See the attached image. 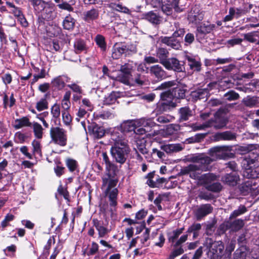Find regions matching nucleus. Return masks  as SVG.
I'll list each match as a JSON object with an SVG mask.
<instances>
[{
    "label": "nucleus",
    "mask_w": 259,
    "mask_h": 259,
    "mask_svg": "<svg viewBox=\"0 0 259 259\" xmlns=\"http://www.w3.org/2000/svg\"><path fill=\"white\" fill-rule=\"evenodd\" d=\"M103 159L105 162L106 169L108 171L102 178V189L106 188L105 191L106 195L109 197L110 205L115 207L117 205V197L118 194L117 188H115L118 183V180L114 178L110 173V171L114 172L117 170V166L110 161L106 153H103Z\"/></svg>",
    "instance_id": "1"
},
{
    "label": "nucleus",
    "mask_w": 259,
    "mask_h": 259,
    "mask_svg": "<svg viewBox=\"0 0 259 259\" xmlns=\"http://www.w3.org/2000/svg\"><path fill=\"white\" fill-rule=\"evenodd\" d=\"M111 139L113 141L110 150L111 156L115 162L123 164L131 152L128 141L119 133L113 134Z\"/></svg>",
    "instance_id": "2"
},
{
    "label": "nucleus",
    "mask_w": 259,
    "mask_h": 259,
    "mask_svg": "<svg viewBox=\"0 0 259 259\" xmlns=\"http://www.w3.org/2000/svg\"><path fill=\"white\" fill-rule=\"evenodd\" d=\"M189 161L194 163L183 167L181 172L184 175L197 170L205 171L209 170V165L213 161V159L209 156H205L203 154H200L192 156Z\"/></svg>",
    "instance_id": "3"
},
{
    "label": "nucleus",
    "mask_w": 259,
    "mask_h": 259,
    "mask_svg": "<svg viewBox=\"0 0 259 259\" xmlns=\"http://www.w3.org/2000/svg\"><path fill=\"white\" fill-rule=\"evenodd\" d=\"M256 149L255 145H247L244 146V178L252 179L255 177L251 165L257 160L258 155L253 151Z\"/></svg>",
    "instance_id": "4"
},
{
    "label": "nucleus",
    "mask_w": 259,
    "mask_h": 259,
    "mask_svg": "<svg viewBox=\"0 0 259 259\" xmlns=\"http://www.w3.org/2000/svg\"><path fill=\"white\" fill-rule=\"evenodd\" d=\"M206 245L208 249L207 254L209 259H222L224 249V245L222 241H213L212 239L207 238Z\"/></svg>",
    "instance_id": "5"
},
{
    "label": "nucleus",
    "mask_w": 259,
    "mask_h": 259,
    "mask_svg": "<svg viewBox=\"0 0 259 259\" xmlns=\"http://www.w3.org/2000/svg\"><path fill=\"white\" fill-rule=\"evenodd\" d=\"M136 48L132 45L122 42L116 43L112 49V57L114 59H118L123 54L127 57L136 54Z\"/></svg>",
    "instance_id": "6"
},
{
    "label": "nucleus",
    "mask_w": 259,
    "mask_h": 259,
    "mask_svg": "<svg viewBox=\"0 0 259 259\" xmlns=\"http://www.w3.org/2000/svg\"><path fill=\"white\" fill-rule=\"evenodd\" d=\"M52 141L55 144L64 147L66 145L67 136L66 131L60 127H52L50 131Z\"/></svg>",
    "instance_id": "7"
},
{
    "label": "nucleus",
    "mask_w": 259,
    "mask_h": 259,
    "mask_svg": "<svg viewBox=\"0 0 259 259\" xmlns=\"http://www.w3.org/2000/svg\"><path fill=\"white\" fill-rule=\"evenodd\" d=\"M232 150V147L231 146H215L209 149L208 154L213 161L218 159H226L229 157V152Z\"/></svg>",
    "instance_id": "8"
},
{
    "label": "nucleus",
    "mask_w": 259,
    "mask_h": 259,
    "mask_svg": "<svg viewBox=\"0 0 259 259\" xmlns=\"http://www.w3.org/2000/svg\"><path fill=\"white\" fill-rule=\"evenodd\" d=\"M243 227V220L237 219L234 221L229 220L222 224L219 229L218 231L220 234L225 233L228 230H230L232 232H237L240 230Z\"/></svg>",
    "instance_id": "9"
},
{
    "label": "nucleus",
    "mask_w": 259,
    "mask_h": 259,
    "mask_svg": "<svg viewBox=\"0 0 259 259\" xmlns=\"http://www.w3.org/2000/svg\"><path fill=\"white\" fill-rule=\"evenodd\" d=\"M204 12L198 6L193 7L188 13L187 19L190 23L197 24L204 18Z\"/></svg>",
    "instance_id": "10"
},
{
    "label": "nucleus",
    "mask_w": 259,
    "mask_h": 259,
    "mask_svg": "<svg viewBox=\"0 0 259 259\" xmlns=\"http://www.w3.org/2000/svg\"><path fill=\"white\" fill-rule=\"evenodd\" d=\"M163 66L168 70H172L177 72H185L184 64H181L180 61L175 57L168 58Z\"/></svg>",
    "instance_id": "11"
},
{
    "label": "nucleus",
    "mask_w": 259,
    "mask_h": 259,
    "mask_svg": "<svg viewBox=\"0 0 259 259\" xmlns=\"http://www.w3.org/2000/svg\"><path fill=\"white\" fill-rule=\"evenodd\" d=\"M213 207L210 204H204L200 205L195 210L194 214L197 221L211 213Z\"/></svg>",
    "instance_id": "12"
},
{
    "label": "nucleus",
    "mask_w": 259,
    "mask_h": 259,
    "mask_svg": "<svg viewBox=\"0 0 259 259\" xmlns=\"http://www.w3.org/2000/svg\"><path fill=\"white\" fill-rule=\"evenodd\" d=\"M149 72L151 75L157 80H161L166 77V72L159 65H154L150 67Z\"/></svg>",
    "instance_id": "13"
},
{
    "label": "nucleus",
    "mask_w": 259,
    "mask_h": 259,
    "mask_svg": "<svg viewBox=\"0 0 259 259\" xmlns=\"http://www.w3.org/2000/svg\"><path fill=\"white\" fill-rule=\"evenodd\" d=\"M89 132L95 138L100 139L105 134V131L103 126H99L96 123H92L88 126Z\"/></svg>",
    "instance_id": "14"
},
{
    "label": "nucleus",
    "mask_w": 259,
    "mask_h": 259,
    "mask_svg": "<svg viewBox=\"0 0 259 259\" xmlns=\"http://www.w3.org/2000/svg\"><path fill=\"white\" fill-rule=\"evenodd\" d=\"M190 97L194 102L199 100H206L209 97V91L207 89H198L191 92Z\"/></svg>",
    "instance_id": "15"
},
{
    "label": "nucleus",
    "mask_w": 259,
    "mask_h": 259,
    "mask_svg": "<svg viewBox=\"0 0 259 259\" xmlns=\"http://www.w3.org/2000/svg\"><path fill=\"white\" fill-rule=\"evenodd\" d=\"M33 6L34 10L37 13H49L51 12V9L42 0H28Z\"/></svg>",
    "instance_id": "16"
},
{
    "label": "nucleus",
    "mask_w": 259,
    "mask_h": 259,
    "mask_svg": "<svg viewBox=\"0 0 259 259\" xmlns=\"http://www.w3.org/2000/svg\"><path fill=\"white\" fill-rule=\"evenodd\" d=\"M99 17V10L94 8L90 10L83 12L82 14V19L88 23H91V22L98 19Z\"/></svg>",
    "instance_id": "17"
},
{
    "label": "nucleus",
    "mask_w": 259,
    "mask_h": 259,
    "mask_svg": "<svg viewBox=\"0 0 259 259\" xmlns=\"http://www.w3.org/2000/svg\"><path fill=\"white\" fill-rule=\"evenodd\" d=\"M161 42L175 50H178L181 48L180 41L172 36L161 37Z\"/></svg>",
    "instance_id": "18"
},
{
    "label": "nucleus",
    "mask_w": 259,
    "mask_h": 259,
    "mask_svg": "<svg viewBox=\"0 0 259 259\" xmlns=\"http://www.w3.org/2000/svg\"><path fill=\"white\" fill-rule=\"evenodd\" d=\"M70 78L66 75H59L51 81V84L53 87L58 90H62L65 86V82L69 81Z\"/></svg>",
    "instance_id": "19"
},
{
    "label": "nucleus",
    "mask_w": 259,
    "mask_h": 259,
    "mask_svg": "<svg viewBox=\"0 0 259 259\" xmlns=\"http://www.w3.org/2000/svg\"><path fill=\"white\" fill-rule=\"evenodd\" d=\"M180 122L187 121L193 116V112L188 106L180 108L178 110Z\"/></svg>",
    "instance_id": "20"
},
{
    "label": "nucleus",
    "mask_w": 259,
    "mask_h": 259,
    "mask_svg": "<svg viewBox=\"0 0 259 259\" xmlns=\"http://www.w3.org/2000/svg\"><path fill=\"white\" fill-rule=\"evenodd\" d=\"M244 259H259V248H249L244 246Z\"/></svg>",
    "instance_id": "21"
},
{
    "label": "nucleus",
    "mask_w": 259,
    "mask_h": 259,
    "mask_svg": "<svg viewBox=\"0 0 259 259\" xmlns=\"http://www.w3.org/2000/svg\"><path fill=\"white\" fill-rule=\"evenodd\" d=\"M235 138V136L230 131L217 133L213 136V139L215 141L221 140H231Z\"/></svg>",
    "instance_id": "22"
},
{
    "label": "nucleus",
    "mask_w": 259,
    "mask_h": 259,
    "mask_svg": "<svg viewBox=\"0 0 259 259\" xmlns=\"http://www.w3.org/2000/svg\"><path fill=\"white\" fill-rule=\"evenodd\" d=\"M222 181L226 184L234 186L236 185L239 180V176L235 172H232L229 174H226L222 178Z\"/></svg>",
    "instance_id": "23"
},
{
    "label": "nucleus",
    "mask_w": 259,
    "mask_h": 259,
    "mask_svg": "<svg viewBox=\"0 0 259 259\" xmlns=\"http://www.w3.org/2000/svg\"><path fill=\"white\" fill-rule=\"evenodd\" d=\"M94 226L96 228L98 232L99 237L100 238L104 237L108 233V230L106 227L103 226L102 223L98 220L94 219L93 220Z\"/></svg>",
    "instance_id": "24"
},
{
    "label": "nucleus",
    "mask_w": 259,
    "mask_h": 259,
    "mask_svg": "<svg viewBox=\"0 0 259 259\" xmlns=\"http://www.w3.org/2000/svg\"><path fill=\"white\" fill-rule=\"evenodd\" d=\"M144 19L153 24H159L161 22L160 17L154 13L150 11L144 14Z\"/></svg>",
    "instance_id": "25"
},
{
    "label": "nucleus",
    "mask_w": 259,
    "mask_h": 259,
    "mask_svg": "<svg viewBox=\"0 0 259 259\" xmlns=\"http://www.w3.org/2000/svg\"><path fill=\"white\" fill-rule=\"evenodd\" d=\"M32 123L30 122L29 118L26 116H24L19 119H16L14 121L13 127L18 130L25 126H31Z\"/></svg>",
    "instance_id": "26"
},
{
    "label": "nucleus",
    "mask_w": 259,
    "mask_h": 259,
    "mask_svg": "<svg viewBox=\"0 0 259 259\" xmlns=\"http://www.w3.org/2000/svg\"><path fill=\"white\" fill-rule=\"evenodd\" d=\"M215 25L213 24H202L197 27L196 31L198 34L206 35L210 33L215 28Z\"/></svg>",
    "instance_id": "27"
},
{
    "label": "nucleus",
    "mask_w": 259,
    "mask_h": 259,
    "mask_svg": "<svg viewBox=\"0 0 259 259\" xmlns=\"http://www.w3.org/2000/svg\"><path fill=\"white\" fill-rule=\"evenodd\" d=\"M156 56L159 59V63L162 65L168 59L169 52L168 50L163 48H159L156 51Z\"/></svg>",
    "instance_id": "28"
},
{
    "label": "nucleus",
    "mask_w": 259,
    "mask_h": 259,
    "mask_svg": "<svg viewBox=\"0 0 259 259\" xmlns=\"http://www.w3.org/2000/svg\"><path fill=\"white\" fill-rule=\"evenodd\" d=\"M132 76V73L119 72L116 77V80L130 87V84H132L131 83Z\"/></svg>",
    "instance_id": "29"
},
{
    "label": "nucleus",
    "mask_w": 259,
    "mask_h": 259,
    "mask_svg": "<svg viewBox=\"0 0 259 259\" xmlns=\"http://www.w3.org/2000/svg\"><path fill=\"white\" fill-rule=\"evenodd\" d=\"M161 149L167 153L179 152L182 150V147L180 144H167L160 146Z\"/></svg>",
    "instance_id": "30"
},
{
    "label": "nucleus",
    "mask_w": 259,
    "mask_h": 259,
    "mask_svg": "<svg viewBox=\"0 0 259 259\" xmlns=\"http://www.w3.org/2000/svg\"><path fill=\"white\" fill-rule=\"evenodd\" d=\"M138 125V120H127L124 121L121 125L124 132H130L135 131V126Z\"/></svg>",
    "instance_id": "31"
},
{
    "label": "nucleus",
    "mask_w": 259,
    "mask_h": 259,
    "mask_svg": "<svg viewBox=\"0 0 259 259\" xmlns=\"http://www.w3.org/2000/svg\"><path fill=\"white\" fill-rule=\"evenodd\" d=\"M258 84V81L257 79H252L250 81L249 80H244V92H253Z\"/></svg>",
    "instance_id": "32"
},
{
    "label": "nucleus",
    "mask_w": 259,
    "mask_h": 259,
    "mask_svg": "<svg viewBox=\"0 0 259 259\" xmlns=\"http://www.w3.org/2000/svg\"><path fill=\"white\" fill-rule=\"evenodd\" d=\"M186 58L188 61V65L191 69L196 71H199L201 70V64L200 61H197L188 55L186 56Z\"/></svg>",
    "instance_id": "33"
},
{
    "label": "nucleus",
    "mask_w": 259,
    "mask_h": 259,
    "mask_svg": "<svg viewBox=\"0 0 259 259\" xmlns=\"http://www.w3.org/2000/svg\"><path fill=\"white\" fill-rule=\"evenodd\" d=\"M217 179V176L211 173L205 174L200 177L199 180L206 185L211 184V182Z\"/></svg>",
    "instance_id": "34"
},
{
    "label": "nucleus",
    "mask_w": 259,
    "mask_h": 259,
    "mask_svg": "<svg viewBox=\"0 0 259 259\" xmlns=\"http://www.w3.org/2000/svg\"><path fill=\"white\" fill-rule=\"evenodd\" d=\"M146 78L145 76L138 74L134 79L132 78L131 82L132 84H130V87L134 86H142L145 84Z\"/></svg>",
    "instance_id": "35"
},
{
    "label": "nucleus",
    "mask_w": 259,
    "mask_h": 259,
    "mask_svg": "<svg viewBox=\"0 0 259 259\" xmlns=\"http://www.w3.org/2000/svg\"><path fill=\"white\" fill-rule=\"evenodd\" d=\"M75 21V20L70 15L67 16L63 22V28L69 30L72 29L74 26Z\"/></svg>",
    "instance_id": "36"
},
{
    "label": "nucleus",
    "mask_w": 259,
    "mask_h": 259,
    "mask_svg": "<svg viewBox=\"0 0 259 259\" xmlns=\"http://www.w3.org/2000/svg\"><path fill=\"white\" fill-rule=\"evenodd\" d=\"M201 229V225L199 223H194L189 227L187 232L188 233H193V237L196 238L199 236V232Z\"/></svg>",
    "instance_id": "37"
},
{
    "label": "nucleus",
    "mask_w": 259,
    "mask_h": 259,
    "mask_svg": "<svg viewBox=\"0 0 259 259\" xmlns=\"http://www.w3.org/2000/svg\"><path fill=\"white\" fill-rule=\"evenodd\" d=\"M184 230V228H181L174 230L171 233H169L168 238L169 242L174 244L176 240L178 238L179 236L183 233Z\"/></svg>",
    "instance_id": "38"
},
{
    "label": "nucleus",
    "mask_w": 259,
    "mask_h": 259,
    "mask_svg": "<svg viewBox=\"0 0 259 259\" xmlns=\"http://www.w3.org/2000/svg\"><path fill=\"white\" fill-rule=\"evenodd\" d=\"M138 125L142 126L144 128L148 130L150 127H154L156 125V123L152 121L151 119L142 118L138 120Z\"/></svg>",
    "instance_id": "39"
},
{
    "label": "nucleus",
    "mask_w": 259,
    "mask_h": 259,
    "mask_svg": "<svg viewBox=\"0 0 259 259\" xmlns=\"http://www.w3.org/2000/svg\"><path fill=\"white\" fill-rule=\"evenodd\" d=\"M75 52L77 54L80 53L87 49V47L84 41L82 39H77L74 44Z\"/></svg>",
    "instance_id": "40"
},
{
    "label": "nucleus",
    "mask_w": 259,
    "mask_h": 259,
    "mask_svg": "<svg viewBox=\"0 0 259 259\" xmlns=\"http://www.w3.org/2000/svg\"><path fill=\"white\" fill-rule=\"evenodd\" d=\"M258 36L257 31H251L244 34V41L246 40L249 42H256Z\"/></svg>",
    "instance_id": "41"
},
{
    "label": "nucleus",
    "mask_w": 259,
    "mask_h": 259,
    "mask_svg": "<svg viewBox=\"0 0 259 259\" xmlns=\"http://www.w3.org/2000/svg\"><path fill=\"white\" fill-rule=\"evenodd\" d=\"M186 91V89L181 88H175L172 90L174 97L177 99H184L185 97Z\"/></svg>",
    "instance_id": "42"
},
{
    "label": "nucleus",
    "mask_w": 259,
    "mask_h": 259,
    "mask_svg": "<svg viewBox=\"0 0 259 259\" xmlns=\"http://www.w3.org/2000/svg\"><path fill=\"white\" fill-rule=\"evenodd\" d=\"M95 40L97 45L100 48L101 50L103 51H105L106 50V44L105 37L102 35L98 34L96 36Z\"/></svg>",
    "instance_id": "43"
},
{
    "label": "nucleus",
    "mask_w": 259,
    "mask_h": 259,
    "mask_svg": "<svg viewBox=\"0 0 259 259\" xmlns=\"http://www.w3.org/2000/svg\"><path fill=\"white\" fill-rule=\"evenodd\" d=\"M173 246L174 248L169 255V256H170V259H174V258L179 255H180L184 252L182 246H176L175 243L173 244Z\"/></svg>",
    "instance_id": "44"
},
{
    "label": "nucleus",
    "mask_w": 259,
    "mask_h": 259,
    "mask_svg": "<svg viewBox=\"0 0 259 259\" xmlns=\"http://www.w3.org/2000/svg\"><path fill=\"white\" fill-rule=\"evenodd\" d=\"M211 126H213L217 129H220L224 127L227 124V120L225 118L222 117H216L215 121L213 123L212 120Z\"/></svg>",
    "instance_id": "45"
},
{
    "label": "nucleus",
    "mask_w": 259,
    "mask_h": 259,
    "mask_svg": "<svg viewBox=\"0 0 259 259\" xmlns=\"http://www.w3.org/2000/svg\"><path fill=\"white\" fill-rule=\"evenodd\" d=\"M66 165L70 172H73L78 167L77 162L72 158H67L66 160Z\"/></svg>",
    "instance_id": "46"
},
{
    "label": "nucleus",
    "mask_w": 259,
    "mask_h": 259,
    "mask_svg": "<svg viewBox=\"0 0 259 259\" xmlns=\"http://www.w3.org/2000/svg\"><path fill=\"white\" fill-rule=\"evenodd\" d=\"M205 188L208 191L219 192L222 189V186L220 183L216 182L206 185Z\"/></svg>",
    "instance_id": "47"
},
{
    "label": "nucleus",
    "mask_w": 259,
    "mask_h": 259,
    "mask_svg": "<svg viewBox=\"0 0 259 259\" xmlns=\"http://www.w3.org/2000/svg\"><path fill=\"white\" fill-rule=\"evenodd\" d=\"M32 125L35 136L38 139L41 138L43 130L41 125L37 122H34Z\"/></svg>",
    "instance_id": "48"
},
{
    "label": "nucleus",
    "mask_w": 259,
    "mask_h": 259,
    "mask_svg": "<svg viewBox=\"0 0 259 259\" xmlns=\"http://www.w3.org/2000/svg\"><path fill=\"white\" fill-rule=\"evenodd\" d=\"M258 103V101L256 97L247 96L244 99V105L248 107H253Z\"/></svg>",
    "instance_id": "49"
},
{
    "label": "nucleus",
    "mask_w": 259,
    "mask_h": 259,
    "mask_svg": "<svg viewBox=\"0 0 259 259\" xmlns=\"http://www.w3.org/2000/svg\"><path fill=\"white\" fill-rule=\"evenodd\" d=\"M36 108L41 111L48 108V102L46 98L41 99L36 104Z\"/></svg>",
    "instance_id": "50"
},
{
    "label": "nucleus",
    "mask_w": 259,
    "mask_h": 259,
    "mask_svg": "<svg viewBox=\"0 0 259 259\" xmlns=\"http://www.w3.org/2000/svg\"><path fill=\"white\" fill-rule=\"evenodd\" d=\"M51 113L55 119H58L60 116V107L59 104L55 103L51 108Z\"/></svg>",
    "instance_id": "51"
},
{
    "label": "nucleus",
    "mask_w": 259,
    "mask_h": 259,
    "mask_svg": "<svg viewBox=\"0 0 259 259\" xmlns=\"http://www.w3.org/2000/svg\"><path fill=\"white\" fill-rule=\"evenodd\" d=\"M212 125V121L211 120H208V121L206 122L205 123L201 124V125H197V124H192L191 125V127L192 128L193 130L194 131L204 130L207 127H209L211 126Z\"/></svg>",
    "instance_id": "52"
},
{
    "label": "nucleus",
    "mask_w": 259,
    "mask_h": 259,
    "mask_svg": "<svg viewBox=\"0 0 259 259\" xmlns=\"http://www.w3.org/2000/svg\"><path fill=\"white\" fill-rule=\"evenodd\" d=\"M62 116L64 123L66 125H69L72 122V117L68 111H62Z\"/></svg>",
    "instance_id": "53"
},
{
    "label": "nucleus",
    "mask_w": 259,
    "mask_h": 259,
    "mask_svg": "<svg viewBox=\"0 0 259 259\" xmlns=\"http://www.w3.org/2000/svg\"><path fill=\"white\" fill-rule=\"evenodd\" d=\"M161 101L173 100L174 98L172 91H167L162 93L160 94Z\"/></svg>",
    "instance_id": "54"
},
{
    "label": "nucleus",
    "mask_w": 259,
    "mask_h": 259,
    "mask_svg": "<svg viewBox=\"0 0 259 259\" xmlns=\"http://www.w3.org/2000/svg\"><path fill=\"white\" fill-rule=\"evenodd\" d=\"M181 0H172L171 3V7H172L176 12H181L183 11L184 8L181 4Z\"/></svg>",
    "instance_id": "55"
},
{
    "label": "nucleus",
    "mask_w": 259,
    "mask_h": 259,
    "mask_svg": "<svg viewBox=\"0 0 259 259\" xmlns=\"http://www.w3.org/2000/svg\"><path fill=\"white\" fill-rule=\"evenodd\" d=\"M69 3H70V1L68 2H64L63 3L59 4L57 6L60 9L66 10L68 12H72L73 11L74 9L69 4Z\"/></svg>",
    "instance_id": "56"
},
{
    "label": "nucleus",
    "mask_w": 259,
    "mask_h": 259,
    "mask_svg": "<svg viewBox=\"0 0 259 259\" xmlns=\"http://www.w3.org/2000/svg\"><path fill=\"white\" fill-rule=\"evenodd\" d=\"M111 5L112 8L117 11L123 12L126 14L130 13V10L126 7L122 6L121 5L111 4Z\"/></svg>",
    "instance_id": "57"
},
{
    "label": "nucleus",
    "mask_w": 259,
    "mask_h": 259,
    "mask_svg": "<svg viewBox=\"0 0 259 259\" xmlns=\"http://www.w3.org/2000/svg\"><path fill=\"white\" fill-rule=\"evenodd\" d=\"M195 40V36L193 33H188L185 37L184 41L185 46L191 45Z\"/></svg>",
    "instance_id": "58"
},
{
    "label": "nucleus",
    "mask_w": 259,
    "mask_h": 259,
    "mask_svg": "<svg viewBox=\"0 0 259 259\" xmlns=\"http://www.w3.org/2000/svg\"><path fill=\"white\" fill-rule=\"evenodd\" d=\"M14 216L12 214H8L5 218V219L1 223V226L3 228H5L9 225L10 222L14 220Z\"/></svg>",
    "instance_id": "59"
},
{
    "label": "nucleus",
    "mask_w": 259,
    "mask_h": 259,
    "mask_svg": "<svg viewBox=\"0 0 259 259\" xmlns=\"http://www.w3.org/2000/svg\"><path fill=\"white\" fill-rule=\"evenodd\" d=\"M224 97L226 99L231 101L237 99L239 98V95L234 91H231L226 93Z\"/></svg>",
    "instance_id": "60"
},
{
    "label": "nucleus",
    "mask_w": 259,
    "mask_h": 259,
    "mask_svg": "<svg viewBox=\"0 0 259 259\" xmlns=\"http://www.w3.org/2000/svg\"><path fill=\"white\" fill-rule=\"evenodd\" d=\"M99 250V246L97 243L93 242L91 247L89 248V251L87 252L88 255H93L96 253Z\"/></svg>",
    "instance_id": "61"
},
{
    "label": "nucleus",
    "mask_w": 259,
    "mask_h": 259,
    "mask_svg": "<svg viewBox=\"0 0 259 259\" xmlns=\"http://www.w3.org/2000/svg\"><path fill=\"white\" fill-rule=\"evenodd\" d=\"M116 100V93L112 92L105 99V102L106 104L110 105L115 103Z\"/></svg>",
    "instance_id": "62"
},
{
    "label": "nucleus",
    "mask_w": 259,
    "mask_h": 259,
    "mask_svg": "<svg viewBox=\"0 0 259 259\" xmlns=\"http://www.w3.org/2000/svg\"><path fill=\"white\" fill-rule=\"evenodd\" d=\"M67 87L75 93L82 94L83 93V91L81 89V88L75 83L68 84Z\"/></svg>",
    "instance_id": "63"
},
{
    "label": "nucleus",
    "mask_w": 259,
    "mask_h": 259,
    "mask_svg": "<svg viewBox=\"0 0 259 259\" xmlns=\"http://www.w3.org/2000/svg\"><path fill=\"white\" fill-rule=\"evenodd\" d=\"M215 230V223H211L206 225V234L207 235H211L213 234Z\"/></svg>",
    "instance_id": "64"
}]
</instances>
